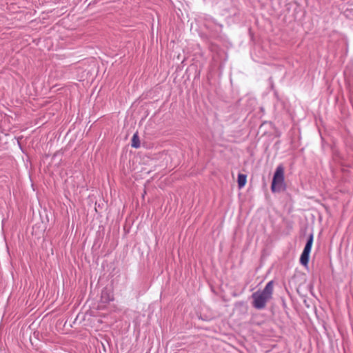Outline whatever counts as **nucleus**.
<instances>
[{
  "label": "nucleus",
  "mask_w": 353,
  "mask_h": 353,
  "mask_svg": "<svg viewBox=\"0 0 353 353\" xmlns=\"http://www.w3.org/2000/svg\"><path fill=\"white\" fill-rule=\"evenodd\" d=\"M273 288L274 283L272 281H270L266 284L263 290H259L253 293L252 295L253 307L258 310L263 309L267 302L272 297Z\"/></svg>",
  "instance_id": "nucleus-1"
},
{
  "label": "nucleus",
  "mask_w": 353,
  "mask_h": 353,
  "mask_svg": "<svg viewBox=\"0 0 353 353\" xmlns=\"http://www.w3.org/2000/svg\"><path fill=\"white\" fill-rule=\"evenodd\" d=\"M285 184L284 181V168L282 165L277 166L271 184L273 192H279L284 190Z\"/></svg>",
  "instance_id": "nucleus-2"
},
{
  "label": "nucleus",
  "mask_w": 353,
  "mask_h": 353,
  "mask_svg": "<svg viewBox=\"0 0 353 353\" xmlns=\"http://www.w3.org/2000/svg\"><path fill=\"white\" fill-rule=\"evenodd\" d=\"M313 243V234H310L307 243L305 245L303 251L300 257V263L304 266H307L309 261L310 253L311 252L312 246Z\"/></svg>",
  "instance_id": "nucleus-3"
},
{
  "label": "nucleus",
  "mask_w": 353,
  "mask_h": 353,
  "mask_svg": "<svg viewBox=\"0 0 353 353\" xmlns=\"http://www.w3.org/2000/svg\"><path fill=\"white\" fill-rule=\"evenodd\" d=\"M247 181V177L246 175L243 174H239L238 176V185L239 188H242L245 186Z\"/></svg>",
  "instance_id": "nucleus-4"
},
{
  "label": "nucleus",
  "mask_w": 353,
  "mask_h": 353,
  "mask_svg": "<svg viewBox=\"0 0 353 353\" xmlns=\"http://www.w3.org/2000/svg\"><path fill=\"white\" fill-rule=\"evenodd\" d=\"M132 146L134 148H138L140 146L139 137L134 134L132 139Z\"/></svg>",
  "instance_id": "nucleus-5"
},
{
  "label": "nucleus",
  "mask_w": 353,
  "mask_h": 353,
  "mask_svg": "<svg viewBox=\"0 0 353 353\" xmlns=\"http://www.w3.org/2000/svg\"><path fill=\"white\" fill-rule=\"evenodd\" d=\"M101 298L105 302H108L112 300V296L110 294H108L105 292H102Z\"/></svg>",
  "instance_id": "nucleus-6"
}]
</instances>
